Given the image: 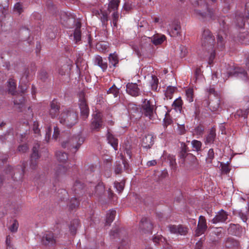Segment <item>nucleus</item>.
<instances>
[{
    "label": "nucleus",
    "instance_id": "1",
    "mask_svg": "<svg viewBox=\"0 0 249 249\" xmlns=\"http://www.w3.org/2000/svg\"><path fill=\"white\" fill-rule=\"evenodd\" d=\"M195 7V14L199 18H213V11L208 8L205 0H190Z\"/></svg>",
    "mask_w": 249,
    "mask_h": 249
},
{
    "label": "nucleus",
    "instance_id": "2",
    "mask_svg": "<svg viewBox=\"0 0 249 249\" xmlns=\"http://www.w3.org/2000/svg\"><path fill=\"white\" fill-rule=\"evenodd\" d=\"M77 121L78 114L75 111L72 109L64 110L59 117L60 123L70 127L75 125Z\"/></svg>",
    "mask_w": 249,
    "mask_h": 249
},
{
    "label": "nucleus",
    "instance_id": "3",
    "mask_svg": "<svg viewBox=\"0 0 249 249\" xmlns=\"http://www.w3.org/2000/svg\"><path fill=\"white\" fill-rule=\"evenodd\" d=\"M84 138L81 137V134H78L76 135L72 136L67 140L64 141L62 143V146L63 148H67L70 150L73 149V152H76L81 145L84 142Z\"/></svg>",
    "mask_w": 249,
    "mask_h": 249
},
{
    "label": "nucleus",
    "instance_id": "4",
    "mask_svg": "<svg viewBox=\"0 0 249 249\" xmlns=\"http://www.w3.org/2000/svg\"><path fill=\"white\" fill-rule=\"evenodd\" d=\"M232 70V67L230 66L229 64L227 66H225V69H221V74L223 75V78L224 79L225 78L231 76L242 79L243 80H246L247 79V73L243 69L238 68L234 70L233 74H231Z\"/></svg>",
    "mask_w": 249,
    "mask_h": 249
},
{
    "label": "nucleus",
    "instance_id": "5",
    "mask_svg": "<svg viewBox=\"0 0 249 249\" xmlns=\"http://www.w3.org/2000/svg\"><path fill=\"white\" fill-rule=\"evenodd\" d=\"M166 37L164 35L154 36L152 39L150 37H144L141 39V46L142 49L150 50L152 49L153 44L155 45L161 44L165 39Z\"/></svg>",
    "mask_w": 249,
    "mask_h": 249
},
{
    "label": "nucleus",
    "instance_id": "6",
    "mask_svg": "<svg viewBox=\"0 0 249 249\" xmlns=\"http://www.w3.org/2000/svg\"><path fill=\"white\" fill-rule=\"evenodd\" d=\"M79 106L80 109L81 117L82 119H86L89 115V108L84 97V93L80 94Z\"/></svg>",
    "mask_w": 249,
    "mask_h": 249
},
{
    "label": "nucleus",
    "instance_id": "7",
    "mask_svg": "<svg viewBox=\"0 0 249 249\" xmlns=\"http://www.w3.org/2000/svg\"><path fill=\"white\" fill-rule=\"evenodd\" d=\"M154 108V105H152L149 100L144 99L142 105L141 109L142 114L151 119L153 116Z\"/></svg>",
    "mask_w": 249,
    "mask_h": 249
},
{
    "label": "nucleus",
    "instance_id": "8",
    "mask_svg": "<svg viewBox=\"0 0 249 249\" xmlns=\"http://www.w3.org/2000/svg\"><path fill=\"white\" fill-rule=\"evenodd\" d=\"M153 228V224L149 218L142 217L139 224V229L143 233H152Z\"/></svg>",
    "mask_w": 249,
    "mask_h": 249
},
{
    "label": "nucleus",
    "instance_id": "9",
    "mask_svg": "<svg viewBox=\"0 0 249 249\" xmlns=\"http://www.w3.org/2000/svg\"><path fill=\"white\" fill-rule=\"evenodd\" d=\"M214 43V37L211 32L209 30L203 31L201 38V44L202 46H210L212 49Z\"/></svg>",
    "mask_w": 249,
    "mask_h": 249
},
{
    "label": "nucleus",
    "instance_id": "10",
    "mask_svg": "<svg viewBox=\"0 0 249 249\" xmlns=\"http://www.w3.org/2000/svg\"><path fill=\"white\" fill-rule=\"evenodd\" d=\"M39 144L36 143L33 147L32 153L31 156V163L30 167L32 169H35L37 166V163L36 160L40 158L38 154V149L39 148Z\"/></svg>",
    "mask_w": 249,
    "mask_h": 249
},
{
    "label": "nucleus",
    "instance_id": "11",
    "mask_svg": "<svg viewBox=\"0 0 249 249\" xmlns=\"http://www.w3.org/2000/svg\"><path fill=\"white\" fill-rule=\"evenodd\" d=\"M168 31L172 37H176L179 35L181 31L180 22L178 20L173 21L169 25Z\"/></svg>",
    "mask_w": 249,
    "mask_h": 249
},
{
    "label": "nucleus",
    "instance_id": "12",
    "mask_svg": "<svg viewBox=\"0 0 249 249\" xmlns=\"http://www.w3.org/2000/svg\"><path fill=\"white\" fill-rule=\"evenodd\" d=\"M126 91L133 97H137L141 95L140 89L136 83H128L126 85Z\"/></svg>",
    "mask_w": 249,
    "mask_h": 249
},
{
    "label": "nucleus",
    "instance_id": "13",
    "mask_svg": "<svg viewBox=\"0 0 249 249\" xmlns=\"http://www.w3.org/2000/svg\"><path fill=\"white\" fill-rule=\"evenodd\" d=\"M102 125V118L100 113H96L92 119L90 128L92 131H98Z\"/></svg>",
    "mask_w": 249,
    "mask_h": 249
},
{
    "label": "nucleus",
    "instance_id": "14",
    "mask_svg": "<svg viewBox=\"0 0 249 249\" xmlns=\"http://www.w3.org/2000/svg\"><path fill=\"white\" fill-rule=\"evenodd\" d=\"M42 243L45 246H52L55 244L56 241L53 233L52 232H46L41 239Z\"/></svg>",
    "mask_w": 249,
    "mask_h": 249
},
{
    "label": "nucleus",
    "instance_id": "15",
    "mask_svg": "<svg viewBox=\"0 0 249 249\" xmlns=\"http://www.w3.org/2000/svg\"><path fill=\"white\" fill-rule=\"evenodd\" d=\"M207 228L206 220L204 216L199 217V221L196 230V235L197 236L204 233Z\"/></svg>",
    "mask_w": 249,
    "mask_h": 249
},
{
    "label": "nucleus",
    "instance_id": "16",
    "mask_svg": "<svg viewBox=\"0 0 249 249\" xmlns=\"http://www.w3.org/2000/svg\"><path fill=\"white\" fill-rule=\"evenodd\" d=\"M59 104L55 100H53L50 104L49 114L52 118L56 117L59 113Z\"/></svg>",
    "mask_w": 249,
    "mask_h": 249
},
{
    "label": "nucleus",
    "instance_id": "17",
    "mask_svg": "<svg viewBox=\"0 0 249 249\" xmlns=\"http://www.w3.org/2000/svg\"><path fill=\"white\" fill-rule=\"evenodd\" d=\"M179 157L181 159H182V163H184L185 159H190L192 160H195L196 158L192 154H187V146L185 144L182 147L181 150L179 152Z\"/></svg>",
    "mask_w": 249,
    "mask_h": 249
},
{
    "label": "nucleus",
    "instance_id": "18",
    "mask_svg": "<svg viewBox=\"0 0 249 249\" xmlns=\"http://www.w3.org/2000/svg\"><path fill=\"white\" fill-rule=\"evenodd\" d=\"M154 144V137L151 134H145L142 140V145L146 148H149Z\"/></svg>",
    "mask_w": 249,
    "mask_h": 249
},
{
    "label": "nucleus",
    "instance_id": "19",
    "mask_svg": "<svg viewBox=\"0 0 249 249\" xmlns=\"http://www.w3.org/2000/svg\"><path fill=\"white\" fill-rule=\"evenodd\" d=\"M228 230L230 233L235 236H240L242 232V229L238 224H230Z\"/></svg>",
    "mask_w": 249,
    "mask_h": 249
},
{
    "label": "nucleus",
    "instance_id": "20",
    "mask_svg": "<svg viewBox=\"0 0 249 249\" xmlns=\"http://www.w3.org/2000/svg\"><path fill=\"white\" fill-rule=\"evenodd\" d=\"M94 63L100 67L103 71H106L107 68V62L104 61L102 57L100 55H96L95 57Z\"/></svg>",
    "mask_w": 249,
    "mask_h": 249
},
{
    "label": "nucleus",
    "instance_id": "21",
    "mask_svg": "<svg viewBox=\"0 0 249 249\" xmlns=\"http://www.w3.org/2000/svg\"><path fill=\"white\" fill-rule=\"evenodd\" d=\"M107 139L108 142L111 145L114 149L117 150L118 147V140L115 138L109 131L107 132Z\"/></svg>",
    "mask_w": 249,
    "mask_h": 249
},
{
    "label": "nucleus",
    "instance_id": "22",
    "mask_svg": "<svg viewBox=\"0 0 249 249\" xmlns=\"http://www.w3.org/2000/svg\"><path fill=\"white\" fill-rule=\"evenodd\" d=\"M119 3V0H111L108 3V10L109 12L111 11H116L118 9Z\"/></svg>",
    "mask_w": 249,
    "mask_h": 249
},
{
    "label": "nucleus",
    "instance_id": "23",
    "mask_svg": "<svg viewBox=\"0 0 249 249\" xmlns=\"http://www.w3.org/2000/svg\"><path fill=\"white\" fill-rule=\"evenodd\" d=\"M66 168L62 165H58L55 170V175L56 178H58L61 176L65 175L66 173Z\"/></svg>",
    "mask_w": 249,
    "mask_h": 249
},
{
    "label": "nucleus",
    "instance_id": "24",
    "mask_svg": "<svg viewBox=\"0 0 249 249\" xmlns=\"http://www.w3.org/2000/svg\"><path fill=\"white\" fill-rule=\"evenodd\" d=\"M97 13L103 25L106 27L108 21V16L107 13L105 11L102 10H100V13L99 12H97Z\"/></svg>",
    "mask_w": 249,
    "mask_h": 249
},
{
    "label": "nucleus",
    "instance_id": "25",
    "mask_svg": "<svg viewBox=\"0 0 249 249\" xmlns=\"http://www.w3.org/2000/svg\"><path fill=\"white\" fill-rule=\"evenodd\" d=\"M56 157L58 161L61 162H65L68 159V154L65 152L58 151L56 153Z\"/></svg>",
    "mask_w": 249,
    "mask_h": 249
},
{
    "label": "nucleus",
    "instance_id": "26",
    "mask_svg": "<svg viewBox=\"0 0 249 249\" xmlns=\"http://www.w3.org/2000/svg\"><path fill=\"white\" fill-rule=\"evenodd\" d=\"M8 90L9 93L12 95L15 94L16 92V84L13 79H10L7 84Z\"/></svg>",
    "mask_w": 249,
    "mask_h": 249
},
{
    "label": "nucleus",
    "instance_id": "27",
    "mask_svg": "<svg viewBox=\"0 0 249 249\" xmlns=\"http://www.w3.org/2000/svg\"><path fill=\"white\" fill-rule=\"evenodd\" d=\"M231 162V159H228V160L226 162V163H224V162H221L220 164L221 166V173L224 174H227L229 173L230 171V168L229 166L230 163Z\"/></svg>",
    "mask_w": 249,
    "mask_h": 249
},
{
    "label": "nucleus",
    "instance_id": "28",
    "mask_svg": "<svg viewBox=\"0 0 249 249\" xmlns=\"http://www.w3.org/2000/svg\"><path fill=\"white\" fill-rule=\"evenodd\" d=\"M105 192V187L102 183H98V185L95 186L94 193L92 194L96 195L98 196H100L104 194Z\"/></svg>",
    "mask_w": 249,
    "mask_h": 249
},
{
    "label": "nucleus",
    "instance_id": "29",
    "mask_svg": "<svg viewBox=\"0 0 249 249\" xmlns=\"http://www.w3.org/2000/svg\"><path fill=\"white\" fill-rule=\"evenodd\" d=\"M215 136V129L212 128L206 137V142L209 143H212L214 141Z\"/></svg>",
    "mask_w": 249,
    "mask_h": 249
},
{
    "label": "nucleus",
    "instance_id": "30",
    "mask_svg": "<svg viewBox=\"0 0 249 249\" xmlns=\"http://www.w3.org/2000/svg\"><path fill=\"white\" fill-rule=\"evenodd\" d=\"M115 214L116 211L115 210H111L107 213L106 223V225H109L110 224L114 219Z\"/></svg>",
    "mask_w": 249,
    "mask_h": 249
},
{
    "label": "nucleus",
    "instance_id": "31",
    "mask_svg": "<svg viewBox=\"0 0 249 249\" xmlns=\"http://www.w3.org/2000/svg\"><path fill=\"white\" fill-rule=\"evenodd\" d=\"M24 98L21 95L17 96L14 101L15 105L18 106L19 108H21L24 104Z\"/></svg>",
    "mask_w": 249,
    "mask_h": 249
},
{
    "label": "nucleus",
    "instance_id": "32",
    "mask_svg": "<svg viewBox=\"0 0 249 249\" xmlns=\"http://www.w3.org/2000/svg\"><path fill=\"white\" fill-rule=\"evenodd\" d=\"M74 39L76 43H78L81 40V33L80 31V27H77L73 33Z\"/></svg>",
    "mask_w": 249,
    "mask_h": 249
},
{
    "label": "nucleus",
    "instance_id": "33",
    "mask_svg": "<svg viewBox=\"0 0 249 249\" xmlns=\"http://www.w3.org/2000/svg\"><path fill=\"white\" fill-rule=\"evenodd\" d=\"M107 94H112L114 97H117L119 95V89L117 88L114 84L107 91Z\"/></svg>",
    "mask_w": 249,
    "mask_h": 249
},
{
    "label": "nucleus",
    "instance_id": "34",
    "mask_svg": "<svg viewBox=\"0 0 249 249\" xmlns=\"http://www.w3.org/2000/svg\"><path fill=\"white\" fill-rule=\"evenodd\" d=\"M176 89L175 87L168 86L165 92V96L169 99H171L173 94L174 93L175 89Z\"/></svg>",
    "mask_w": 249,
    "mask_h": 249
},
{
    "label": "nucleus",
    "instance_id": "35",
    "mask_svg": "<svg viewBox=\"0 0 249 249\" xmlns=\"http://www.w3.org/2000/svg\"><path fill=\"white\" fill-rule=\"evenodd\" d=\"M178 234L181 235H185L188 232V228L182 225H178Z\"/></svg>",
    "mask_w": 249,
    "mask_h": 249
},
{
    "label": "nucleus",
    "instance_id": "36",
    "mask_svg": "<svg viewBox=\"0 0 249 249\" xmlns=\"http://www.w3.org/2000/svg\"><path fill=\"white\" fill-rule=\"evenodd\" d=\"M79 201L75 197L72 198L70 201L69 205L70 209L72 210L78 207Z\"/></svg>",
    "mask_w": 249,
    "mask_h": 249
},
{
    "label": "nucleus",
    "instance_id": "37",
    "mask_svg": "<svg viewBox=\"0 0 249 249\" xmlns=\"http://www.w3.org/2000/svg\"><path fill=\"white\" fill-rule=\"evenodd\" d=\"M238 245V242L233 238H229L226 243V246L228 248L237 247Z\"/></svg>",
    "mask_w": 249,
    "mask_h": 249
},
{
    "label": "nucleus",
    "instance_id": "38",
    "mask_svg": "<svg viewBox=\"0 0 249 249\" xmlns=\"http://www.w3.org/2000/svg\"><path fill=\"white\" fill-rule=\"evenodd\" d=\"M109 60L110 62L114 67L116 66L119 62L118 56L115 54H110L109 56Z\"/></svg>",
    "mask_w": 249,
    "mask_h": 249
},
{
    "label": "nucleus",
    "instance_id": "39",
    "mask_svg": "<svg viewBox=\"0 0 249 249\" xmlns=\"http://www.w3.org/2000/svg\"><path fill=\"white\" fill-rule=\"evenodd\" d=\"M228 219V214L226 212L221 210L219 212V222H224Z\"/></svg>",
    "mask_w": 249,
    "mask_h": 249
},
{
    "label": "nucleus",
    "instance_id": "40",
    "mask_svg": "<svg viewBox=\"0 0 249 249\" xmlns=\"http://www.w3.org/2000/svg\"><path fill=\"white\" fill-rule=\"evenodd\" d=\"M78 221L77 220H73L71 224V226L70 227V230L73 235H74L76 233V231L77 227L78 226Z\"/></svg>",
    "mask_w": 249,
    "mask_h": 249
},
{
    "label": "nucleus",
    "instance_id": "41",
    "mask_svg": "<svg viewBox=\"0 0 249 249\" xmlns=\"http://www.w3.org/2000/svg\"><path fill=\"white\" fill-rule=\"evenodd\" d=\"M159 83V80L155 76H152V80L151 82V86L152 89L153 90H156L158 89V85Z\"/></svg>",
    "mask_w": 249,
    "mask_h": 249
},
{
    "label": "nucleus",
    "instance_id": "42",
    "mask_svg": "<svg viewBox=\"0 0 249 249\" xmlns=\"http://www.w3.org/2000/svg\"><path fill=\"white\" fill-rule=\"evenodd\" d=\"M168 160H169L170 166L172 169L176 170L177 167V163L176 159L174 156H169L168 158Z\"/></svg>",
    "mask_w": 249,
    "mask_h": 249
},
{
    "label": "nucleus",
    "instance_id": "43",
    "mask_svg": "<svg viewBox=\"0 0 249 249\" xmlns=\"http://www.w3.org/2000/svg\"><path fill=\"white\" fill-rule=\"evenodd\" d=\"M123 147L124 149V151L126 154L129 156V158H131V146L129 144V142H127L124 144V145L123 146Z\"/></svg>",
    "mask_w": 249,
    "mask_h": 249
},
{
    "label": "nucleus",
    "instance_id": "44",
    "mask_svg": "<svg viewBox=\"0 0 249 249\" xmlns=\"http://www.w3.org/2000/svg\"><path fill=\"white\" fill-rule=\"evenodd\" d=\"M192 144L194 148L196 149V151H198L201 150V142L197 140H193L192 142Z\"/></svg>",
    "mask_w": 249,
    "mask_h": 249
},
{
    "label": "nucleus",
    "instance_id": "45",
    "mask_svg": "<svg viewBox=\"0 0 249 249\" xmlns=\"http://www.w3.org/2000/svg\"><path fill=\"white\" fill-rule=\"evenodd\" d=\"M29 74V71L27 70H26L24 71L23 75H22V77L20 79V81L21 82V83H23L24 84H28V77Z\"/></svg>",
    "mask_w": 249,
    "mask_h": 249
},
{
    "label": "nucleus",
    "instance_id": "46",
    "mask_svg": "<svg viewBox=\"0 0 249 249\" xmlns=\"http://www.w3.org/2000/svg\"><path fill=\"white\" fill-rule=\"evenodd\" d=\"M182 101L181 100V98H178L174 102L173 106H174L176 108H178L179 110H180L182 107Z\"/></svg>",
    "mask_w": 249,
    "mask_h": 249
},
{
    "label": "nucleus",
    "instance_id": "47",
    "mask_svg": "<svg viewBox=\"0 0 249 249\" xmlns=\"http://www.w3.org/2000/svg\"><path fill=\"white\" fill-rule=\"evenodd\" d=\"M14 10L18 14H20L23 11L22 4L19 2L16 3L14 7Z\"/></svg>",
    "mask_w": 249,
    "mask_h": 249
},
{
    "label": "nucleus",
    "instance_id": "48",
    "mask_svg": "<svg viewBox=\"0 0 249 249\" xmlns=\"http://www.w3.org/2000/svg\"><path fill=\"white\" fill-rule=\"evenodd\" d=\"M4 173L8 175L9 177L13 178L14 176V172L13 167L10 166H8L4 170Z\"/></svg>",
    "mask_w": 249,
    "mask_h": 249
},
{
    "label": "nucleus",
    "instance_id": "49",
    "mask_svg": "<svg viewBox=\"0 0 249 249\" xmlns=\"http://www.w3.org/2000/svg\"><path fill=\"white\" fill-rule=\"evenodd\" d=\"M186 94L187 96V100L192 102L193 101V89H189L186 91Z\"/></svg>",
    "mask_w": 249,
    "mask_h": 249
},
{
    "label": "nucleus",
    "instance_id": "50",
    "mask_svg": "<svg viewBox=\"0 0 249 249\" xmlns=\"http://www.w3.org/2000/svg\"><path fill=\"white\" fill-rule=\"evenodd\" d=\"M238 215L243 222H246L247 221L248 217V214L247 212L240 211L238 212Z\"/></svg>",
    "mask_w": 249,
    "mask_h": 249
},
{
    "label": "nucleus",
    "instance_id": "51",
    "mask_svg": "<svg viewBox=\"0 0 249 249\" xmlns=\"http://www.w3.org/2000/svg\"><path fill=\"white\" fill-rule=\"evenodd\" d=\"M127 107L129 111L135 112L138 111V110L137 106L133 103H128L127 105Z\"/></svg>",
    "mask_w": 249,
    "mask_h": 249
},
{
    "label": "nucleus",
    "instance_id": "52",
    "mask_svg": "<svg viewBox=\"0 0 249 249\" xmlns=\"http://www.w3.org/2000/svg\"><path fill=\"white\" fill-rule=\"evenodd\" d=\"M115 186L119 193H121L124 188V183L123 182L114 183Z\"/></svg>",
    "mask_w": 249,
    "mask_h": 249
},
{
    "label": "nucleus",
    "instance_id": "53",
    "mask_svg": "<svg viewBox=\"0 0 249 249\" xmlns=\"http://www.w3.org/2000/svg\"><path fill=\"white\" fill-rule=\"evenodd\" d=\"M112 17L113 19V24L114 26H117V22L119 18V14L117 11H114L112 15Z\"/></svg>",
    "mask_w": 249,
    "mask_h": 249
},
{
    "label": "nucleus",
    "instance_id": "54",
    "mask_svg": "<svg viewBox=\"0 0 249 249\" xmlns=\"http://www.w3.org/2000/svg\"><path fill=\"white\" fill-rule=\"evenodd\" d=\"M18 224L17 220H14L12 225L9 227V230L12 232H15L17 231Z\"/></svg>",
    "mask_w": 249,
    "mask_h": 249
},
{
    "label": "nucleus",
    "instance_id": "55",
    "mask_svg": "<svg viewBox=\"0 0 249 249\" xmlns=\"http://www.w3.org/2000/svg\"><path fill=\"white\" fill-rule=\"evenodd\" d=\"M28 147L27 144H22L18 146V150L20 153H25L28 150Z\"/></svg>",
    "mask_w": 249,
    "mask_h": 249
},
{
    "label": "nucleus",
    "instance_id": "56",
    "mask_svg": "<svg viewBox=\"0 0 249 249\" xmlns=\"http://www.w3.org/2000/svg\"><path fill=\"white\" fill-rule=\"evenodd\" d=\"M178 225H170L168 226V228L170 231L172 233L178 234Z\"/></svg>",
    "mask_w": 249,
    "mask_h": 249
},
{
    "label": "nucleus",
    "instance_id": "57",
    "mask_svg": "<svg viewBox=\"0 0 249 249\" xmlns=\"http://www.w3.org/2000/svg\"><path fill=\"white\" fill-rule=\"evenodd\" d=\"M39 77L42 81H45L48 78V73L47 71L44 70L41 71L39 73Z\"/></svg>",
    "mask_w": 249,
    "mask_h": 249
},
{
    "label": "nucleus",
    "instance_id": "58",
    "mask_svg": "<svg viewBox=\"0 0 249 249\" xmlns=\"http://www.w3.org/2000/svg\"><path fill=\"white\" fill-rule=\"evenodd\" d=\"M172 120L170 117L166 114L165 118L164 119V126L167 127L168 125L171 124L172 123Z\"/></svg>",
    "mask_w": 249,
    "mask_h": 249
},
{
    "label": "nucleus",
    "instance_id": "59",
    "mask_svg": "<svg viewBox=\"0 0 249 249\" xmlns=\"http://www.w3.org/2000/svg\"><path fill=\"white\" fill-rule=\"evenodd\" d=\"M28 88V84H24L23 83H21V82H19V88L20 89V91L24 93L26 92V90Z\"/></svg>",
    "mask_w": 249,
    "mask_h": 249
},
{
    "label": "nucleus",
    "instance_id": "60",
    "mask_svg": "<svg viewBox=\"0 0 249 249\" xmlns=\"http://www.w3.org/2000/svg\"><path fill=\"white\" fill-rule=\"evenodd\" d=\"M52 129L50 126L48 127L46 131L45 140L48 142L50 140L51 136Z\"/></svg>",
    "mask_w": 249,
    "mask_h": 249
},
{
    "label": "nucleus",
    "instance_id": "61",
    "mask_svg": "<svg viewBox=\"0 0 249 249\" xmlns=\"http://www.w3.org/2000/svg\"><path fill=\"white\" fill-rule=\"evenodd\" d=\"M215 56V51L213 50L212 52L211 53V55L209 57L208 63L209 65H211L213 63V60L214 59Z\"/></svg>",
    "mask_w": 249,
    "mask_h": 249
},
{
    "label": "nucleus",
    "instance_id": "62",
    "mask_svg": "<svg viewBox=\"0 0 249 249\" xmlns=\"http://www.w3.org/2000/svg\"><path fill=\"white\" fill-rule=\"evenodd\" d=\"M119 231L120 230L118 229L111 231L110 232V235L113 238H115L118 235Z\"/></svg>",
    "mask_w": 249,
    "mask_h": 249
},
{
    "label": "nucleus",
    "instance_id": "63",
    "mask_svg": "<svg viewBox=\"0 0 249 249\" xmlns=\"http://www.w3.org/2000/svg\"><path fill=\"white\" fill-rule=\"evenodd\" d=\"M207 90L210 95L213 94L214 96H217L216 91L215 90L214 88L210 87Z\"/></svg>",
    "mask_w": 249,
    "mask_h": 249
},
{
    "label": "nucleus",
    "instance_id": "64",
    "mask_svg": "<svg viewBox=\"0 0 249 249\" xmlns=\"http://www.w3.org/2000/svg\"><path fill=\"white\" fill-rule=\"evenodd\" d=\"M245 57L246 59V66L249 71V51L245 54Z\"/></svg>",
    "mask_w": 249,
    "mask_h": 249
}]
</instances>
